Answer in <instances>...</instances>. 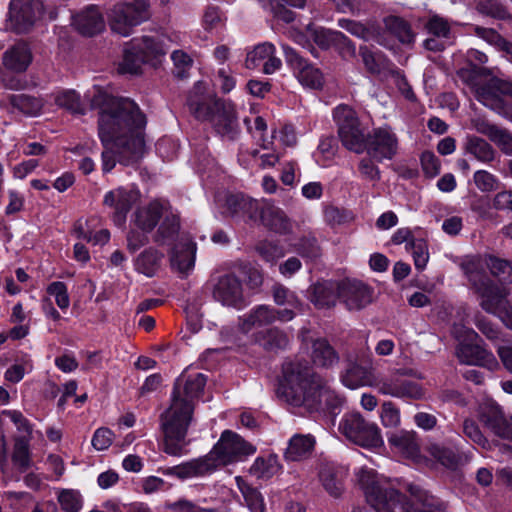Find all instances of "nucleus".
Wrapping results in <instances>:
<instances>
[{"label":"nucleus","mask_w":512,"mask_h":512,"mask_svg":"<svg viewBox=\"0 0 512 512\" xmlns=\"http://www.w3.org/2000/svg\"><path fill=\"white\" fill-rule=\"evenodd\" d=\"M356 478L365 493L368 503L376 512H395L400 509L403 512H411L402 505L400 496L394 484L382 475H378L374 469L361 467L356 471ZM413 512H443L445 504L426 490L419 487H411Z\"/></svg>","instance_id":"4"},{"label":"nucleus","mask_w":512,"mask_h":512,"mask_svg":"<svg viewBox=\"0 0 512 512\" xmlns=\"http://www.w3.org/2000/svg\"><path fill=\"white\" fill-rule=\"evenodd\" d=\"M47 293L54 297L56 305L61 310H66L70 305V298L68 295V290L66 285L63 282L56 281L52 282L47 287Z\"/></svg>","instance_id":"57"},{"label":"nucleus","mask_w":512,"mask_h":512,"mask_svg":"<svg viewBox=\"0 0 512 512\" xmlns=\"http://www.w3.org/2000/svg\"><path fill=\"white\" fill-rule=\"evenodd\" d=\"M333 119L338 128V136L342 145L357 154L366 151L370 133L364 127L356 112L348 105L340 104L333 110Z\"/></svg>","instance_id":"10"},{"label":"nucleus","mask_w":512,"mask_h":512,"mask_svg":"<svg viewBox=\"0 0 512 512\" xmlns=\"http://www.w3.org/2000/svg\"><path fill=\"white\" fill-rule=\"evenodd\" d=\"M479 416L481 422L495 435L512 441V417L506 419L498 405L486 403L481 407Z\"/></svg>","instance_id":"25"},{"label":"nucleus","mask_w":512,"mask_h":512,"mask_svg":"<svg viewBox=\"0 0 512 512\" xmlns=\"http://www.w3.org/2000/svg\"><path fill=\"white\" fill-rule=\"evenodd\" d=\"M254 341L266 350L284 349L289 343L288 336L278 328H269L253 334Z\"/></svg>","instance_id":"37"},{"label":"nucleus","mask_w":512,"mask_h":512,"mask_svg":"<svg viewBox=\"0 0 512 512\" xmlns=\"http://www.w3.org/2000/svg\"><path fill=\"white\" fill-rule=\"evenodd\" d=\"M360 55L366 69L373 75H377L381 80H386L394 72L388 59L380 52H373L367 47L360 48Z\"/></svg>","instance_id":"33"},{"label":"nucleus","mask_w":512,"mask_h":512,"mask_svg":"<svg viewBox=\"0 0 512 512\" xmlns=\"http://www.w3.org/2000/svg\"><path fill=\"white\" fill-rule=\"evenodd\" d=\"M311 358L319 367H331L338 362V356L333 347L325 339H316L312 345Z\"/></svg>","instance_id":"41"},{"label":"nucleus","mask_w":512,"mask_h":512,"mask_svg":"<svg viewBox=\"0 0 512 512\" xmlns=\"http://www.w3.org/2000/svg\"><path fill=\"white\" fill-rule=\"evenodd\" d=\"M14 107L28 116H38L44 108V102L41 98L29 95H14L11 98Z\"/></svg>","instance_id":"48"},{"label":"nucleus","mask_w":512,"mask_h":512,"mask_svg":"<svg viewBox=\"0 0 512 512\" xmlns=\"http://www.w3.org/2000/svg\"><path fill=\"white\" fill-rule=\"evenodd\" d=\"M259 222L276 233H285L290 229V222L285 213L269 202H263Z\"/></svg>","instance_id":"32"},{"label":"nucleus","mask_w":512,"mask_h":512,"mask_svg":"<svg viewBox=\"0 0 512 512\" xmlns=\"http://www.w3.org/2000/svg\"><path fill=\"white\" fill-rule=\"evenodd\" d=\"M477 9L480 13L494 18L504 19L507 17V11L499 0H481Z\"/></svg>","instance_id":"58"},{"label":"nucleus","mask_w":512,"mask_h":512,"mask_svg":"<svg viewBox=\"0 0 512 512\" xmlns=\"http://www.w3.org/2000/svg\"><path fill=\"white\" fill-rule=\"evenodd\" d=\"M465 149L477 160L484 163L492 161L495 157V151L492 146L484 139L476 136L467 137Z\"/></svg>","instance_id":"45"},{"label":"nucleus","mask_w":512,"mask_h":512,"mask_svg":"<svg viewBox=\"0 0 512 512\" xmlns=\"http://www.w3.org/2000/svg\"><path fill=\"white\" fill-rule=\"evenodd\" d=\"M187 106L197 119L210 122L222 137L232 140L238 135L239 123L235 105L217 98L212 91H208L206 83H195L189 92Z\"/></svg>","instance_id":"6"},{"label":"nucleus","mask_w":512,"mask_h":512,"mask_svg":"<svg viewBox=\"0 0 512 512\" xmlns=\"http://www.w3.org/2000/svg\"><path fill=\"white\" fill-rule=\"evenodd\" d=\"M375 388L380 394L400 399H421L424 396L422 386L399 375H391L378 380Z\"/></svg>","instance_id":"18"},{"label":"nucleus","mask_w":512,"mask_h":512,"mask_svg":"<svg viewBox=\"0 0 512 512\" xmlns=\"http://www.w3.org/2000/svg\"><path fill=\"white\" fill-rule=\"evenodd\" d=\"M55 104L73 114H84L85 108L81 102L80 95L72 89L61 90L55 92L53 95Z\"/></svg>","instance_id":"42"},{"label":"nucleus","mask_w":512,"mask_h":512,"mask_svg":"<svg viewBox=\"0 0 512 512\" xmlns=\"http://www.w3.org/2000/svg\"><path fill=\"white\" fill-rule=\"evenodd\" d=\"M477 188L482 192H491L497 189L498 179L486 170H478L473 175Z\"/></svg>","instance_id":"60"},{"label":"nucleus","mask_w":512,"mask_h":512,"mask_svg":"<svg viewBox=\"0 0 512 512\" xmlns=\"http://www.w3.org/2000/svg\"><path fill=\"white\" fill-rule=\"evenodd\" d=\"M388 442L392 449L402 457L417 460L419 456V444L415 433L410 431H397L388 436Z\"/></svg>","instance_id":"31"},{"label":"nucleus","mask_w":512,"mask_h":512,"mask_svg":"<svg viewBox=\"0 0 512 512\" xmlns=\"http://www.w3.org/2000/svg\"><path fill=\"white\" fill-rule=\"evenodd\" d=\"M31 60V52L25 43H19L12 47L3 58L5 67L15 72L25 71Z\"/></svg>","instance_id":"36"},{"label":"nucleus","mask_w":512,"mask_h":512,"mask_svg":"<svg viewBox=\"0 0 512 512\" xmlns=\"http://www.w3.org/2000/svg\"><path fill=\"white\" fill-rule=\"evenodd\" d=\"M74 232L78 238L86 240L93 245L103 246L110 240L109 230L103 228L99 231H94L91 221H86L85 225L78 223L74 228Z\"/></svg>","instance_id":"43"},{"label":"nucleus","mask_w":512,"mask_h":512,"mask_svg":"<svg viewBox=\"0 0 512 512\" xmlns=\"http://www.w3.org/2000/svg\"><path fill=\"white\" fill-rule=\"evenodd\" d=\"M0 420L3 423H12L15 426L19 432L16 438L30 439L32 428L21 412L17 410H5L1 414Z\"/></svg>","instance_id":"50"},{"label":"nucleus","mask_w":512,"mask_h":512,"mask_svg":"<svg viewBox=\"0 0 512 512\" xmlns=\"http://www.w3.org/2000/svg\"><path fill=\"white\" fill-rule=\"evenodd\" d=\"M213 296L224 306L236 309L246 306L242 282L232 274H226L219 278L214 287Z\"/></svg>","instance_id":"20"},{"label":"nucleus","mask_w":512,"mask_h":512,"mask_svg":"<svg viewBox=\"0 0 512 512\" xmlns=\"http://www.w3.org/2000/svg\"><path fill=\"white\" fill-rule=\"evenodd\" d=\"M276 49L271 43H261L247 52L245 67L247 69L262 68L265 74H273L280 69L282 62L275 55Z\"/></svg>","instance_id":"23"},{"label":"nucleus","mask_w":512,"mask_h":512,"mask_svg":"<svg viewBox=\"0 0 512 512\" xmlns=\"http://www.w3.org/2000/svg\"><path fill=\"white\" fill-rule=\"evenodd\" d=\"M249 133L263 150L268 152L259 155L260 166L262 168L273 167L280 159V154L274 150V135L267 134V124L264 118L259 114V108L256 104L250 105V116H246L243 120Z\"/></svg>","instance_id":"15"},{"label":"nucleus","mask_w":512,"mask_h":512,"mask_svg":"<svg viewBox=\"0 0 512 512\" xmlns=\"http://www.w3.org/2000/svg\"><path fill=\"white\" fill-rule=\"evenodd\" d=\"M338 298V283L324 281L311 287V302L318 308L334 306Z\"/></svg>","instance_id":"34"},{"label":"nucleus","mask_w":512,"mask_h":512,"mask_svg":"<svg viewBox=\"0 0 512 512\" xmlns=\"http://www.w3.org/2000/svg\"><path fill=\"white\" fill-rule=\"evenodd\" d=\"M428 451L431 457L446 468L453 469L458 465V455L449 448L439 444H432L429 446Z\"/></svg>","instance_id":"52"},{"label":"nucleus","mask_w":512,"mask_h":512,"mask_svg":"<svg viewBox=\"0 0 512 512\" xmlns=\"http://www.w3.org/2000/svg\"><path fill=\"white\" fill-rule=\"evenodd\" d=\"M162 215L165 218L157 231L155 241L159 244H169L178 233L179 219L169 211L168 203L153 200L148 205L139 207L133 215V223L139 230L151 232Z\"/></svg>","instance_id":"8"},{"label":"nucleus","mask_w":512,"mask_h":512,"mask_svg":"<svg viewBox=\"0 0 512 512\" xmlns=\"http://www.w3.org/2000/svg\"><path fill=\"white\" fill-rule=\"evenodd\" d=\"M281 464L277 455L259 456L250 467V474L258 479H269L278 474Z\"/></svg>","instance_id":"39"},{"label":"nucleus","mask_w":512,"mask_h":512,"mask_svg":"<svg viewBox=\"0 0 512 512\" xmlns=\"http://www.w3.org/2000/svg\"><path fill=\"white\" fill-rule=\"evenodd\" d=\"M277 397L292 407L309 411L327 410L336 415L343 399L320 377L311 373L308 365L289 361L283 365L282 377L276 390Z\"/></svg>","instance_id":"2"},{"label":"nucleus","mask_w":512,"mask_h":512,"mask_svg":"<svg viewBox=\"0 0 512 512\" xmlns=\"http://www.w3.org/2000/svg\"><path fill=\"white\" fill-rule=\"evenodd\" d=\"M162 257L163 255L155 249L148 248L135 259V269L147 277H153L160 268Z\"/></svg>","instance_id":"40"},{"label":"nucleus","mask_w":512,"mask_h":512,"mask_svg":"<svg viewBox=\"0 0 512 512\" xmlns=\"http://www.w3.org/2000/svg\"><path fill=\"white\" fill-rule=\"evenodd\" d=\"M320 480L325 490L332 496L337 497L342 491L340 472L333 465H325L320 473Z\"/></svg>","instance_id":"47"},{"label":"nucleus","mask_w":512,"mask_h":512,"mask_svg":"<svg viewBox=\"0 0 512 512\" xmlns=\"http://www.w3.org/2000/svg\"><path fill=\"white\" fill-rule=\"evenodd\" d=\"M166 37L143 36L134 38L126 44L123 59L119 63L118 71L121 74H138L144 64L156 66L165 55L168 45Z\"/></svg>","instance_id":"7"},{"label":"nucleus","mask_w":512,"mask_h":512,"mask_svg":"<svg viewBox=\"0 0 512 512\" xmlns=\"http://www.w3.org/2000/svg\"><path fill=\"white\" fill-rule=\"evenodd\" d=\"M42 4L38 0H11L8 27L17 33L27 32L41 14Z\"/></svg>","instance_id":"17"},{"label":"nucleus","mask_w":512,"mask_h":512,"mask_svg":"<svg viewBox=\"0 0 512 512\" xmlns=\"http://www.w3.org/2000/svg\"><path fill=\"white\" fill-rule=\"evenodd\" d=\"M141 193L134 186H120L105 193L103 205L109 210L112 221L123 226L131 207L140 199Z\"/></svg>","instance_id":"16"},{"label":"nucleus","mask_w":512,"mask_h":512,"mask_svg":"<svg viewBox=\"0 0 512 512\" xmlns=\"http://www.w3.org/2000/svg\"><path fill=\"white\" fill-rule=\"evenodd\" d=\"M256 251L266 262L272 265L285 255L282 247L270 241L260 242L256 246Z\"/></svg>","instance_id":"54"},{"label":"nucleus","mask_w":512,"mask_h":512,"mask_svg":"<svg viewBox=\"0 0 512 512\" xmlns=\"http://www.w3.org/2000/svg\"><path fill=\"white\" fill-rule=\"evenodd\" d=\"M255 451L256 448L238 434L226 430L207 456L217 469L222 465L242 461L245 457L254 454Z\"/></svg>","instance_id":"14"},{"label":"nucleus","mask_w":512,"mask_h":512,"mask_svg":"<svg viewBox=\"0 0 512 512\" xmlns=\"http://www.w3.org/2000/svg\"><path fill=\"white\" fill-rule=\"evenodd\" d=\"M452 335L457 341L456 356L461 363L483 366L491 371L498 367L495 356L479 344V336L473 329L455 322Z\"/></svg>","instance_id":"9"},{"label":"nucleus","mask_w":512,"mask_h":512,"mask_svg":"<svg viewBox=\"0 0 512 512\" xmlns=\"http://www.w3.org/2000/svg\"><path fill=\"white\" fill-rule=\"evenodd\" d=\"M235 482L241 491L250 512H265L262 495L240 476L235 477Z\"/></svg>","instance_id":"44"},{"label":"nucleus","mask_w":512,"mask_h":512,"mask_svg":"<svg viewBox=\"0 0 512 512\" xmlns=\"http://www.w3.org/2000/svg\"><path fill=\"white\" fill-rule=\"evenodd\" d=\"M474 92L484 106L512 120V82L491 78L486 83L475 85Z\"/></svg>","instance_id":"13"},{"label":"nucleus","mask_w":512,"mask_h":512,"mask_svg":"<svg viewBox=\"0 0 512 512\" xmlns=\"http://www.w3.org/2000/svg\"><path fill=\"white\" fill-rule=\"evenodd\" d=\"M85 98L99 110L98 136L104 147L102 171L110 172L117 162L136 163L144 153L147 124L139 106L130 99L113 97L99 86L88 90Z\"/></svg>","instance_id":"1"},{"label":"nucleus","mask_w":512,"mask_h":512,"mask_svg":"<svg viewBox=\"0 0 512 512\" xmlns=\"http://www.w3.org/2000/svg\"><path fill=\"white\" fill-rule=\"evenodd\" d=\"M427 30L430 34L437 38H448L450 34V26L447 20L439 16H433L427 22Z\"/></svg>","instance_id":"63"},{"label":"nucleus","mask_w":512,"mask_h":512,"mask_svg":"<svg viewBox=\"0 0 512 512\" xmlns=\"http://www.w3.org/2000/svg\"><path fill=\"white\" fill-rule=\"evenodd\" d=\"M307 33L322 48H328L334 43L346 40V37L341 32L317 28L311 25L307 26Z\"/></svg>","instance_id":"49"},{"label":"nucleus","mask_w":512,"mask_h":512,"mask_svg":"<svg viewBox=\"0 0 512 512\" xmlns=\"http://www.w3.org/2000/svg\"><path fill=\"white\" fill-rule=\"evenodd\" d=\"M463 433L467 438H469L473 443L477 444L478 446L484 449L489 448L488 440L484 437L479 427L472 420L464 421Z\"/></svg>","instance_id":"61"},{"label":"nucleus","mask_w":512,"mask_h":512,"mask_svg":"<svg viewBox=\"0 0 512 512\" xmlns=\"http://www.w3.org/2000/svg\"><path fill=\"white\" fill-rule=\"evenodd\" d=\"M196 244L187 236H181L171 252V265L180 273L187 274L195 264Z\"/></svg>","instance_id":"27"},{"label":"nucleus","mask_w":512,"mask_h":512,"mask_svg":"<svg viewBox=\"0 0 512 512\" xmlns=\"http://www.w3.org/2000/svg\"><path fill=\"white\" fill-rule=\"evenodd\" d=\"M169 0H159L166 4ZM149 18L148 4L145 0H121L108 13L110 28L121 36H129L133 27Z\"/></svg>","instance_id":"11"},{"label":"nucleus","mask_w":512,"mask_h":512,"mask_svg":"<svg viewBox=\"0 0 512 512\" xmlns=\"http://www.w3.org/2000/svg\"><path fill=\"white\" fill-rule=\"evenodd\" d=\"M73 27L84 36H94L105 28L104 17L95 5H89L72 17Z\"/></svg>","instance_id":"26"},{"label":"nucleus","mask_w":512,"mask_h":512,"mask_svg":"<svg viewBox=\"0 0 512 512\" xmlns=\"http://www.w3.org/2000/svg\"><path fill=\"white\" fill-rule=\"evenodd\" d=\"M114 433L106 427L98 428L92 437L91 444L97 451L107 450L114 441Z\"/></svg>","instance_id":"59"},{"label":"nucleus","mask_w":512,"mask_h":512,"mask_svg":"<svg viewBox=\"0 0 512 512\" xmlns=\"http://www.w3.org/2000/svg\"><path fill=\"white\" fill-rule=\"evenodd\" d=\"M225 17L217 7H208L203 17L206 30L213 31L223 26Z\"/></svg>","instance_id":"62"},{"label":"nucleus","mask_w":512,"mask_h":512,"mask_svg":"<svg viewBox=\"0 0 512 512\" xmlns=\"http://www.w3.org/2000/svg\"><path fill=\"white\" fill-rule=\"evenodd\" d=\"M385 27L389 33L394 35L401 43L410 44L414 41V33L410 25L397 16H389L384 20Z\"/></svg>","instance_id":"46"},{"label":"nucleus","mask_w":512,"mask_h":512,"mask_svg":"<svg viewBox=\"0 0 512 512\" xmlns=\"http://www.w3.org/2000/svg\"><path fill=\"white\" fill-rule=\"evenodd\" d=\"M366 151L378 161L391 160L398 151V138L390 127H379L370 134Z\"/></svg>","instance_id":"19"},{"label":"nucleus","mask_w":512,"mask_h":512,"mask_svg":"<svg viewBox=\"0 0 512 512\" xmlns=\"http://www.w3.org/2000/svg\"><path fill=\"white\" fill-rule=\"evenodd\" d=\"M286 60L292 67L298 81L307 88L319 89L323 85V74L315 66L309 64L293 49L284 47Z\"/></svg>","instance_id":"21"},{"label":"nucleus","mask_w":512,"mask_h":512,"mask_svg":"<svg viewBox=\"0 0 512 512\" xmlns=\"http://www.w3.org/2000/svg\"><path fill=\"white\" fill-rule=\"evenodd\" d=\"M29 441L30 439L26 438L15 439L12 459L14 464L23 470L30 465Z\"/></svg>","instance_id":"53"},{"label":"nucleus","mask_w":512,"mask_h":512,"mask_svg":"<svg viewBox=\"0 0 512 512\" xmlns=\"http://www.w3.org/2000/svg\"><path fill=\"white\" fill-rule=\"evenodd\" d=\"M406 249L413 257L416 269L423 270L429 261L428 246L423 239H411L406 244Z\"/></svg>","instance_id":"51"},{"label":"nucleus","mask_w":512,"mask_h":512,"mask_svg":"<svg viewBox=\"0 0 512 512\" xmlns=\"http://www.w3.org/2000/svg\"><path fill=\"white\" fill-rule=\"evenodd\" d=\"M380 420L385 427L395 428L399 426L401 422L399 409L390 401L384 402L380 409Z\"/></svg>","instance_id":"56"},{"label":"nucleus","mask_w":512,"mask_h":512,"mask_svg":"<svg viewBox=\"0 0 512 512\" xmlns=\"http://www.w3.org/2000/svg\"><path fill=\"white\" fill-rule=\"evenodd\" d=\"M215 470V464L206 455L201 458L182 463L177 466L169 467L163 471L165 475L175 476L179 479H189L204 476Z\"/></svg>","instance_id":"28"},{"label":"nucleus","mask_w":512,"mask_h":512,"mask_svg":"<svg viewBox=\"0 0 512 512\" xmlns=\"http://www.w3.org/2000/svg\"><path fill=\"white\" fill-rule=\"evenodd\" d=\"M276 320H279L276 309L268 305H258L240 319V329L244 333H250Z\"/></svg>","instance_id":"29"},{"label":"nucleus","mask_w":512,"mask_h":512,"mask_svg":"<svg viewBox=\"0 0 512 512\" xmlns=\"http://www.w3.org/2000/svg\"><path fill=\"white\" fill-rule=\"evenodd\" d=\"M486 268L500 282L510 284L512 262L493 256H467L461 262V269L478 294L481 307L512 329V307L506 299V292L491 282L486 275Z\"/></svg>","instance_id":"3"},{"label":"nucleus","mask_w":512,"mask_h":512,"mask_svg":"<svg viewBox=\"0 0 512 512\" xmlns=\"http://www.w3.org/2000/svg\"><path fill=\"white\" fill-rule=\"evenodd\" d=\"M315 445V439L311 435H294L285 452V457L291 461H298L308 456Z\"/></svg>","instance_id":"38"},{"label":"nucleus","mask_w":512,"mask_h":512,"mask_svg":"<svg viewBox=\"0 0 512 512\" xmlns=\"http://www.w3.org/2000/svg\"><path fill=\"white\" fill-rule=\"evenodd\" d=\"M343 384L350 388L356 389L362 386L375 387L376 380L373 376L371 368L362 367L358 364H352L342 375Z\"/></svg>","instance_id":"35"},{"label":"nucleus","mask_w":512,"mask_h":512,"mask_svg":"<svg viewBox=\"0 0 512 512\" xmlns=\"http://www.w3.org/2000/svg\"><path fill=\"white\" fill-rule=\"evenodd\" d=\"M263 202L245 195H230L226 199L227 210L237 221L249 224L259 223V213Z\"/></svg>","instance_id":"24"},{"label":"nucleus","mask_w":512,"mask_h":512,"mask_svg":"<svg viewBox=\"0 0 512 512\" xmlns=\"http://www.w3.org/2000/svg\"><path fill=\"white\" fill-rule=\"evenodd\" d=\"M206 377L201 373L182 374L176 381L172 393V403L162 416L165 434L164 450L170 455H178L193 410V401L203 391Z\"/></svg>","instance_id":"5"},{"label":"nucleus","mask_w":512,"mask_h":512,"mask_svg":"<svg viewBox=\"0 0 512 512\" xmlns=\"http://www.w3.org/2000/svg\"><path fill=\"white\" fill-rule=\"evenodd\" d=\"M475 34L488 42L491 45L497 47L500 51L506 45L508 41L503 39L495 30L483 27H475Z\"/></svg>","instance_id":"64"},{"label":"nucleus","mask_w":512,"mask_h":512,"mask_svg":"<svg viewBox=\"0 0 512 512\" xmlns=\"http://www.w3.org/2000/svg\"><path fill=\"white\" fill-rule=\"evenodd\" d=\"M338 298L349 310H359L371 302L372 292L361 281L346 279L338 283Z\"/></svg>","instance_id":"22"},{"label":"nucleus","mask_w":512,"mask_h":512,"mask_svg":"<svg viewBox=\"0 0 512 512\" xmlns=\"http://www.w3.org/2000/svg\"><path fill=\"white\" fill-rule=\"evenodd\" d=\"M339 431L347 440L364 448H380L384 444L378 425L365 420L358 412L345 414Z\"/></svg>","instance_id":"12"},{"label":"nucleus","mask_w":512,"mask_h":512,"mask_svg":"<svg viewBox=\"0 0 512 512\" xmlns=\"http://www.w3.org/2000/svg\"><path fill=\"white\" fill-rule=\"evenodd\" d=\"M58 501L66 512H79L82 508V497L75 490H62L58 495Z\"/></svg>","instance_id":"55"},{"label":"nucleus","mask_w":512,"mask_h":512,"mask_svg":"<svg viewBox=\"0 0 512 512\" xmlns=\"http://www.w3.org/2000/svg\"><path fill=\"white\" fill-rule=\"evenodd\" d=\"M273 298L277 305L285 307L277 310L279 321H290L301 310L302 304L297 295L282 285L274 287Z\"/></svg>","instance_id":"30"}]
</instances>
